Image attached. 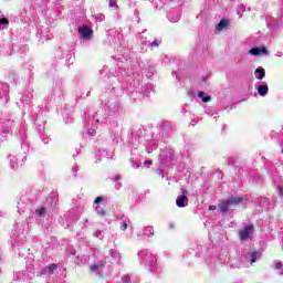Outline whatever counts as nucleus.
<instances>
[{"label": "nucleus", "mask_w": 283, "mask_h": 283, "mask_svg": "<svg viewBox=\"0 0 283 283\" xmlns=\"http://www.w3.org/2000/svg\"><path fill=\"white\" fill-rule=\"evenodd\" d=\"M242 200L243 199L240 196L231 197L230 199H228V201L219 205V210L221 211V213H227V211H231V209H235V207H238V205H240Z\"/></svg>", "instance_id": "nucleus-1"}, {"label": "nucleus", "mask_w": 283, "mask_h": 283, "mask_svg": "<svg viewBox=\"0 0 283 283\" xmlns=\"http://www.w3.org/2000/svg\"><path fill=\"white\" fill-rule=\"evenodd\" d=\"M252 233H253V226H248L239 232V235L241 240H249Z\"/></svg>", "instance_id": "nucleus-2"}, {"label": "nucleus", "mask_w": 283, "mask_h": 283, "mask_svg": "<svg viewBox=\"0 0 283 283\" xmlns=\"http://www.w3.org/2000/svg\"><path fill=\"white\" fill-rule=\"evenodd\" d=\"M249 54H251L252 56H260V54H269V51L266 50V48H252L249 51Z\"/></svg>", "instance_id": "nucleus-3"}, {"label": "nucleus", "mask_w": 283, "mask_h": 283, "mask_svg": "<svg viewBox=\"0 0 283 283\" xmlns=\"http://www.w3.org/2000/svg\"><path fill=\"white\" fill-rule=\"evenodd\" d=\"M176 205L179 208L187 207V205H189V198L187 196H180L177 198Z\"/></svg>", "instance_id": "nucleus-4"}, {"label": "nucleus", "mask_w": 283, "mask_h": 283, "mask_svg": "<svg viewBox=\"0 0 283 283\" xmlns=\"http://www.w3.org/2000/svg\"><path fill=\"white\" fill-rule=\"evenodd\" d=\"M80 34L83 36V39H90V35L92 34V30L87 27L80 28Z\"/></svg>", "instance_id": "nucleus-5"}, {"label": "nucleus", "mask_w": 283, "mask_h": 283, "mask_svg": "<svg viewBox=\"0 0 283 283\" xmlns=\"http://www.w3.org/2000/svg\"><path fill=\"white\" fill-rule=\"evenodd\" d=\"M228 25H229V20L222 19L217 25L216 30L217 32H222V30H224V28H228Z\"/></svg>", "instance_id": "nucleus-6"}, {"label": "nucleus", "mask_w": 283, "mask_h": 283, "mask_svg": "<svg viewBox=\"0 0 283 283\" xmlns=\"http://www.w3.org/2000/svg\"><path fill=\"white\" fill-rule=\"evenodd\" d=\"M258 93L260 96H266L269 94V86L268 85L258 86Z\"/></svg>", "instance_id": "nucleus-7"}, {"label": "nucleus", "mask_w": 283, "mask_h": 283, "mask_svg": "<svg viewBox=\"0 0 283 283\" xmlns=\"http://www.w3.org/2000/svg\"><path fill=\"white\" fill-rule=\"evenodd\" d=\"M256 258H260V252L254 251L248 253V259L250 260L251 264L255 262Z\"/></svg>", "instance_id": "nucleus-8"}, {"label": "nucleus", "mask_w": 283, "mask_h": 283, "mask_svg": "<svg viewBox=\"0 0 283 283\" xmlns=\"http://www.w3.org/2000/svg\"><path fill=\"white\" fill-rule=\"evenodd\" d=\"M255 74H259L258 76L259 81H262V78L266 76V72L262 67L256 69Z\"/></svg>", "instance_id": "nucleus-9"}, {"label": "nucleus", "mask_w": 283, "mask_h": 283, "mask_svg": "<svg viewBox=\"0 0 283 283\" xmlns=\"http://www.w3.org/2000/svg\"><path fill=\"white\" fill-rule=\"evenodd\" d=\"M54 269H56V264H51L43 270V273H49V275H52V273H54Z\"/></svg>", "instance_id": "nucleus-10"}, {"label": "nucleus", "mask_w": 283, "mask_h": 283, "mask_svg": "<svg viewBox=\"0 0 283 283\" xmlns=\"http://www.w3.org/2000/svg\"><path fill=\"white\" fill-rule=\"evenodd\" d=\"M198 97L201 98L202 103H209L211 101L210 96H205V92H199Z\"/></svg>", "instance_id": "nucleus-11"}, {"label": "nucleus", "mask_w": 283, "mask_h": 283, "mask_svg": "<svg viewBox=\"0 0 283 283\" xmlns=\"http://www.w3.org/2000/svg\"><path fill=\"white\" fill-rule=\"evenodd\" d=\"M149 255L151 260H149ZM146 262L150 264V266H154V264H156V256H151V254H146Z\"/></svg>", "instance_id": "nucleus-12"}, {"label": "nucleus", "mask_w": 283, "mask_h": 283, "mask_svg": "<svg viewBox=\"0 0 283 283\" xmlns=\"http://www.w3.org/2000/svg\"><path fill=\"white\" fill-rule=\"evenodd\" d=\"M144 234L145 235H154V227H146L145 230H144Z\"/></svg>", "instance_id": "nucleus-13"}, {"label": "nucleus", "mask_w": 283, "mask_h": 283, "mask_svg": "<svg viewBox=\"0 0 283 283\" xmlns=\"http://www.w3.org/2000/svg\"><path fill=\"white\" fill-rule=\"evenodd\" d=\"M275 270L279 271V275H283V265L282 262L275 263Z\"/></svg>", "instance_id": "nucleus-14"}, {"label": "nucleus", "mask_w": 283, "mask_h": 283, "mask_svg": "<svg viewBox=\"0 0 283 283\" xmlns=\"http://www.w3.org/2000/svg\"><path fill=\"white\" fill-rule=\"evenodd\" d=\"M35 213L40 217H43L45 216V208H40L38 210H35Z\"/></svg>", "instance_id": "nucleus-15"}, {"label": "nucleus", "mask_w": 283, "mask_h": 283, "mask_svg": "<svg viewBox=\"0 0 283 283\" xmlns=\"http://www.w3.org/2000/svg\"><path fill=\"white\" fill-rule=\"evenodd\" d=\"M95 19H96L97 21H105V15H103V14H97V15H95Z\"/></svg>", "instance_id": "nucleus-16"}, {"label": "nucleus", "mask_w": 283, "mask_h": 283, "mask_svg": "<svg viewBox=\"0 0 283 283\" xmlns=\"http://www.w3.org/2000/svg\"><path fill=\"white\" fill-rule=\"evenodd\" d=\"M8 23H10V21H8V19H6V18L0 19V25L1 24L8 25Z\"/></svg>", "instance_id": "nucleus-17"}, {"label": "nucleus", "mask_w": 283, "mask_h": 283, "mask_svg": "<svg viewBox=\"0 0 283 283\" xmlns=\"http://www.w3.org/2000/svg\"><path fill=\"white\" fill-rule=\"evenodd\" d=\"M97 214L98 216H105V209H97Z\"/></svg>", "instance_id": "nucleus-18"}, {"label": "nucleus", "mask_w": 283, "mask_h": 283, "mask_svg": "<svg viewBox=\"0 0 283 283\" xmlns=\"http://www.w3.org/2000/svg\"><path fill=\"white\" fill-rule=\"evenodd\" d=\"M94 202L95 205H99V202H103V197H97Z\"/></svg>", "instance_id": "nucleus-19"}, {"label": "nucleus", "mask_w": 283, "mask_h": 283, "mask_svg": "<svg viewBox=\"0 0 283 283\" xmlns=\"http://www.w3.org/2000/svg\"><path fill=\"white\" fill-rule=\"evenodd\" d=\"M98 269H103V265H94L91 271H98Z\"/></svg>", "instance_id": "nucleus-20"}, {"label": "nucleus", "mask_w": 283, "mask_h": 283, "mask_svg": "<svg viewBox=\"0 0 283 283\" xmlns=\"http://www.w3.org/2000/svg\"><path fill=\"white\" fill-rule=\"evenodd\" d=\"M109 6L111 8H116V0H111Z\"/></svg>", "instance_id": "nucleus-21"}, {"label": "nucleus", "mask_w": 283, "mask_h": 283, "mask_svg": "<svg viewBox=\"0 0 283 283\" xmlns=\"http://www.w3.org/2000/svg\"><path fill=\"white\" fill-rule=\"evenodd\" d=\"M158 45H159V44H158V41H157V40H155V41L151 42V48H158Z\"/></svg>", "instance_id": "nucleus-22"}, {"label": "nucleus", "mask_w": 283, "mask_h": 283, "mask_svg": "<svg viewBox=\"0 0 283 283\" xmlns=\"http://www.w3.org/2000/svg\"><path fill=\"white\" fill-rule=\"evenodd\" d=\"M122 280H123V282H125V283H128V282H130V279H129V276H123V277H122Z\"/></svg>", "instance_id": "nucleus-23"}, {"label": "nucleus", "mask_w": 283, "mask_h": 283, "mask_svg": "<svg viewBox=\"0 0 283 283\" xmlns=\"http://www.w3.org/2000/svg\"><path fill=\"white\" fill-rule=\"evenodd\" d=\"M101 233H102L101 230H96V231H95V238H101Z\"/></svg>", "instance_id": "nucleus-24"}, {"label": "nucleus", "mask_w": 283, "mask_h": 283, "mask_svg": "<svg viewBox=\"0 0 283 283\" xmlns=\"http://www.w3.org/2000/svg\"><path fill=\"white\" fill-rule=\"evenodd\" d=\"M218 209V207H216V206H210L209 207V211H216Z\"/></svg>", "instance_id": "nucleus-25"}, {"label": "nucleus", "mask_w": 283, "mask_h": 283, "mask_svg": "<svg viewBox=\"0 0 283 283\" xmlns=\"http://www.w3.org/2000/svg\"><path fill=\"white\" fill-rule=\"evenodd\" d=\"M181 193H182V196H187V193H188L187 189L181 188Z\"/></svg>", "instance_id": "nucleus-26"}, {"label": "nucleus", "mask_w": 283, "mask_h": 283, "mask_svg": "<svg viewBox=\"0 0 283 283\" xmlns=\"http://www.w3.org/2000/svg\"><path fill=\"white\" fill-rule=\"evenodd\" d=\"M90 136H95L96 135V130L92 129L91 132H88Z\"/></svg>", "instance_id": "nucleus-27"}, {"label": "nucleus", "mask_w": 283, "mask_h": 283, "mask_svg": "<svg viewBox=\"0 0 283 283\" xmlns=\"http://www.w3.org/2000/svg\"><path fill=\"white\" fill-rule=\"evenodd\" d=\"M127 229V223L122 224V230L125 231Z\"/></svg>", "instance_id": "nucleus-28"}, {"label": "nucleus", "mask_w": 283, "mask_h": 283, "mask_svg": "<svg viewBox=\"0 0 283 283\" xmlns=\"http://www.w3.org/2000/svg\"><path fill=\"white\" fill-rule=\"evenodd\" d=\"M111 255H116V250H111Z\"/></svg>", "instance_id": "nucleus-29"}, {"label": "nucleus", "mask_w": 283, "mask_h": 283, "mask_svg": "<svg viewBox=\"0 0 283 283\" xmlns=\"http://www.w3.org/2000/svg\"><path fill=\"white\" fill-rule=\"evenodd\" d=\"M73 171H78V166H75L74 168H73Z\"/></svg>", "instance_id": "nucleus-30"}, {"label": "nucleus", "mask_w": 283, "mask_h": 283, "mask_svg": "<svg viewBox=\"0 0 283 283\" xmlns=\"http://www.w3.org/2000/svg\"><path fill=\"white\" fill-rule=\"evenodd\" d=\"M115 188H116V189H120V184H117V185L115 186Z\"/></svg>", "instance_id": "nucleus-31"}, {"label": "nucleus", "mask_w": 283, "mask_h": 283, "mask_svg": "<svg viewBox=\"0 0 283 283\" xmlns=\"http://www.w3.org/2000/svg\"><path fill=\"white\" fill-rule=\"evenodd\" d=\"M146 165H151V160L145 161Z\"/></svg>", "instance_id": "nucleus-32"}, {"label": "nucleus", "mask_w": 283, "mask_h": 283, "mask_svg": "<svg viewBox=\"0 0 283 283\" xmlns=\"http://www.w3.org/2000/svg\"><path fill=\"white\" fill-rule=\"evenodd\" d=\"M114 180L116 182V181L120 180V177H116Z\"/></svg>", "instance_id": "nucleus-33"}, {"label": "nucleus", "mask_w": 283, "mask_h": 283, "mask_svg": "<svg viewBox=\"0 0 283 283\" xmlns=\"http://www.w3.org/2000/svg\"><path fill=\"white\" fill-rule=\"evenodd\" d=\"M140 256H143V253H139Z\"/></svg>", "instance_id": "nucleus-34"}, {"label": "nucleus", "mask_w": 283, "mask_h": 283, "mask_svg": "<svg viewBox=\"0 0 283 283\" xmlns=\"http://www.w3.org/2000/svg\"><path fill=\"white\" fill-rule=\"evenodd\" d=\"M282 154H283V149H282Z\"/></svg>", "instance_id": "nucleus-35"}]
</instances>
